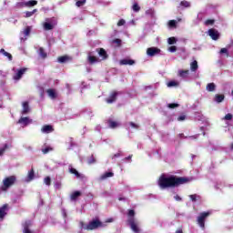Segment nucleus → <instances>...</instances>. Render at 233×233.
<instances>
[{
	"label": "nucleus",
	"instance_id": "21",
	"mask_svg": "<svg viewBox=\"0 0 233 233\" xmlns=\"http://www.w3.org/2000/svg\"><path fill=\"white\" fill-rule=\"evenodd\" d=\"M107 125L109 128H117V127H119V123L112 119L107 120Z\"/></svg>",
	"mask_w": 233,
	"mask_h": 233
},
{
	"label": "nucleus",
	"instance_id": "35",
	"mask_svg": "<svg viewBox=\"0 0 233 233\" xmlns=\"http://www.w3.org/2000/svg\"><path fill=\"white\" fill-rule=\"evenodd\" d=\"M39 56H41L43 59H46V57L47 56L46 52H45V49L43 47L39 48Z\"/></svg>",
	"mask_w": 233,
	"mask_h": 233
},
{
	"label": "nucleus",
	"instance_id": "20",
	"mask_svg": "<svg viewBox=\"0 0 233 233\" xmlns=\"http://www.w3.org/2000/svg\"><path fill=\"white\" fill-rule=\"evenodd\" d=\"M108 177H114V172H106L100 176V181H105V179H108Z\"/></svg>",
	"mask_w": 233,
	"mask_h": 233
},
{
	"label": "nucleus",
	"instance_id": "60",
	"mask_svg": "<svg viewBox=\"0 0 233 233\" xmlns=\"http://www.w3.org/2000/svg\"><path fill=\"white\" fill-rule=\"evenodd\" d=\"M175 233H183V229L178 228Z\"/></svg>",
	"mask_w": 233,
	"mask_h": 233
},
{
	"label": "nucleus",
	"instance_id": "43",
	"mask_svg": "<svg viewBox=\"0 0 233 233\" xmlns=\"http://www.w3.org/2000/svg\"><path fill=\"white\" fill-rule=\"evenodd\" d=\"M44 183L47 185V187H50V185H52V178H50V177H46L44 180Z\"/></svg>",
	"mask_w": 233,
	"mask_h": 233
},
{
	"label": "nucleus",
	"instance_id": "24",
	"mask_svg": "<svg viewBox=\"0 0 233 233\" xmlns=\"http://www.w3.org/2000/svg\"><path fill=\"white\" fill-rule=\"evenodd\" d=\"M22 106V114H28V112H30V106L28 105V102H23Z\"/></svg>",
	"mask_w": 233,
	"mask_h": 233
},
{
	"label": "nucleus",
	"instance_id": "62",
	"mask_svg": "<svg viewBox=\"0 0 233 233\" xmlns=\"http://www.w3.org/2000/svg\"><path fill=\"white\" fill-rule=\"evenodd\" d=\"M230 148L231 150H233V143L230 145Z\"/></svg>",
	"mask_w": 233,
	"mask_h": 233
},
{
	"label": "nucleus",
	"instance_id": "38",
	"mask_svg": "<svg viewBox=\"0 0 233 233\" xmlns=\"http://www.w3.org/2000/svg\"><path fill=\"white\" fill-rule=\"evenodd\" d=\"M35 12H37V9H34L33 11H26L25 17H32V15H35Z\"/></svg>",
	"mask_w": 233,
	"mask_h": 233
},
{
	"label": "nucleus",
	"instance_id": "37",
	"mask_svg": "<svg viewBox=\"0 0 233 233\" xmlns=\"http://www.w3.org/2000/svg\"><path fill=\"white\" fill-rule=\"evenodd\" d=\"M44 28L45 30H54V25L50 23H45Z\"/></svg>",
	"mask_w": 233,
	"mask_h": 233
},
{
	"label": "nucleus",
	"instance_id": "32",
	"mask_svg": "<svg viewBox=\"0 0 233 233\" xmlns=\"http://www.w3.org/2000/svg\"><path fill=\"white\" fill-rule=\"evenodd\" d=\"M189 198L191 199V201H193V203H196V201H198V199H200L201 197L199 195H189Z\"/></svg>",
	"mask_w": 233,
	"mask_h": 233
},
{
	"label": "nucleus",
	"instance_id": "23",
	"mask_svg": "<svg viewBox=\"0 0 233 233\" xmlns=\"http://www.w3.org/2000/svg\"><path fill=\"white\" fill-rule=\"evenodd\" d=\"M120 65H129L132 66V65H136V61L132 59H122L120 60Z\"/></svg>",
	"mask_w": 233,
	"mask_h": 233
},
{
	"label": "nucleus",
	"instance_id": "45",
	"mask_svg": "<svg viewBox=\"0 0 233 233\" xmlns=\"http://www.w3.org/2000/svg\"><path fill=\"white\" fill-rule=\"evenodd\" d=\"M31 30H32V29L30 28V26H26L25 29L24 30V35H25V36L30 35Z\"/></svg>",
	"mask_w": 233,
	"mask_h": 233
},
{
	"label": "nucleus",
	"instance_id": "36",
	"mask_svg": "<svg viewBox=\"0 0 233 233\" xmlns=\"http://www.w3.org/2000/svg\"><path fill=\"white\" fill-rule=\"evenodd\" d=\"M86 4V0H78L76 3V6L79 8L81 6H84Z\"/></svg>",
	"mask_w": 233,
	"mask_h": 233
},
{
	"label": "nucleus",
	"instance_id": "59",
	"mask_svg": "<svg viewBox=\"0 0 233 233\" xmlns=\"http://www.w3.org/2000/svg\"><path fill=\"white\" fill-rule=\"evenodd\" d=\"M125 159H126V160H130V159H132V155H129V156L127 157Z\"/></svg>",
	"mask_w": 233,
	"mask_h": 233
},
{
	"label": "nucleus",
	"instance_id": "22",
	"mask_svg": "<svg viewBox=\"0 0 233 233\" xmlns=\"http://www.w3.org/2000/svg\"><path fill=\"white\" fill-rule=\"evenodd\" d=\"M216 103H223L225 101V95L217 94L214 97Z\"/></svg>",
	"mask_w": 233,
	"mask_h": 233
},
{
	"label": "nucleus",
	"instance_id": "51",
	"mask_svg": "<svg viewBox=\"0 0 233 233\" xmlns=\"http://www.w3.org/2000/svg\"><path fill=\"white\" fill-rule=\"evenodd\" d=\"M126 23H127V21H125V19H120L117 22V26H123V25H125Z\"/></svg>",
	"mask_w": 233,
	"mask_h": 233
},
{
	"label": "nucleus",
	"instance_id": "26",
	"mask_svg": "<svg viewBox=\"0 0 233 233\" xmlns=\"http://www.w3.org/2000/svg\"><path fill=\"white\" fill-rule=\"evenodd\" d=\"M0 54H3L5 57H8L9 61H12L13 56L12 54L6 52L4 48L0 49Z\"/></svg>",
	"mask_w": 233,
	"mask_h": 233
},
{
	"label": "nucleus",
	"instance_id": "53",
	"mask_svg": "<svg viewBox=\"0 0 233 233\" xmlns=\"http://www.w3.org/2000/svg\"><path fill=\"white\" fill-rule=\"evenodd\" d=\"M168 50H169V52L174 53L177 50V47L176 46H172L168 48Z\"/></svg>",
	"mask_w": 233,
	"mask_h": 233
},
{
	"label": "nucleus",
	"instance_id": "14",
	"mask_svg": "<svg viewBox=\"0 0 233 233\" xmlns=\"http://www.w3.org/2000/svg\"><path fill=\"white\" fill-rule=\"evenodd\" d=\"M53 131H54V127H52L50 125H45L41 128V132H43V134H50Z\"/></svg>",
	"mask_w": 233,
	"mask_h": 233
},
{
	"label": "nucleus",
	"instance_id": "56",
	"mask_svg": "<svg viewBox=\"0 0 233 233\" xmlns=\"http://www.w3.org/2000/svg\"><path fill=\"white\" fill-rule=\"evenodd\" d=\"M185 119H187V116L185 115H182L177 117V121H185Z\"/></svg>",
	"mask_w": 233,
	"mask_h": 233
},
{
	"label": "nucleus",
	"instance_id": "11",
	"mask_svg": "<svg viewBox=\"0 0 233 233\" xmlns=\"http://www.w3.org/2000/svg\"><path fill=\"white\" fill-rule=\"evenodd\" d=\"M96 52L98 56L102 57L103 61L108 59V54L106 53V50H105V48H96Z\"/></svg>",
	"mask_w": 233,
	"mask_h": 233
},
{
	"label": "nucleus",
	"instance_id": "10",
	"mask_svg": "<svg viewBox=\"0 0 233 233\" xmlns=\"http://www.w3.org/2000/svg\"><path fill=\"white\" fill-rule=\"evenodd\" d=\"M27 68L26 67H23L21 69H19L16 74L13 76V79H15V81H19V79H21V77H23V76L25 75V72H26Z\"/></svg>",
	"mask_w": 233,
	"mask_h": 233
},
{
	"label": "nucleus",
	"instance_id": "15",
	"mask_svg": "<svg viewBox=\"0 0 233 233\" xmlns=\"http://www.w3.org/2000/svg\"><path fill=\"white\" fill-rule=\"evenodd\" d=\"M57 61L58 63H61V64L68 63V61H72V57L67 55H65L62 56H58Z\"/></svg>",
	"mask_w": 233,
	"mask_h": 233
},
{
	"label": "nucleus",
	"instance_id": "8",
	"mask_svg": "<svg viewBox=\"0 0 233 233\" xmlns=\"http://www.w3.org/2000/svg\"><path fill=\"white\" fill-rule=\"evenodd\" d=\"M208 34L209 35V37H211V39H213V41H218V39H219V32H218V30L211 28L208 31Z\"/></svg>",
	"mask_w": 233,
	"mask_h": 233
},
{
	"label": "nucleus",
	"instance_id": "6",
	"mask_svg": "<svg viewBox=\"0 0 233 233\" xmlns=\"http://www.w3.org/2000/svg\"><path fill=\"white\" fill-rule=\"evenodd\" d=\"M147 54L149 57H154V56H157V54H161V49L157 47H148L147 49Z\"/></svg>",
	"mask_w": 233,
	"mask_h": 233
},
{
	"label": "nucleus",
	"instance_id": "3",
	"mask_svg": "<svg viewBox=\"0 0 233 233\" xmlns=\"http://www.w3.org/2000/svg\"><path fill=\"white\" fill-rule=\"evenodd\" d=\"M99 227H103V222L99 219L90 221L88 225H85V222L83 221L80 222V228H84V230H96V228H99Z\"/></svg>",
	"mask_w": 233,
	"mask_h": 233
},
{
	"label": "nucleus",
	"instance_id": "64",
	"mask_svg": "<svg viewBox=\"0 0 233 233\" xmlns=\"http://www.w3.org/2000/svg\"><path fill=\"white\" fill-rule=\"evenodd\" d=\"M232 96H233V90H232Z\"/></svg>",
	"mask_w": 233,
	"mask_h": 233
},
{
	"label": "nucleus",
	"instance_id": "31",
	"mask_svg": "<svg viewBox=\"0 0 233 233\" xmlns=\"http://www.w3.org/2000/svg\"><path fill=\"white\" fill-rule=\"evenodd\" d=\"M127 216V219H136V218H134L136 216V211H134V209H129Z\"/></svg>",
	"mask_w": 233,
	"mask_h": 233
},
{
	"label": "nucleus",
	"instance_id": "57",
	"mask_svg": "<svg viewBox=\"0 0 233 233\" xmlns=\"http://www.w3.org/2000/svg\"><path fill=\"white\" fill-rule=\"evenodd\" d=\"M174 198L176 201H181V197H179L178 195H176Z\"/></svg>",
	"mask_w": 233,
	"mask_h": 233
},
{
	"label": "nucleus",
	"instance_id": "1",
	"mask_svg": "<svg viewBox=\"0 0 233 233\" xmlns=\"http://www.w3.org/2000/svg\"><path fill=\"white\" fill-rule=\"evenodd\" d=\"M158 187L162 189L165 188H176L180 187V185H186V183H190V178L187 177H177L171 175L169 177L162 174L158 178Z\"/></svg>",
	"mask_w": 233,
	"mask_h": 233
},
{
	"label": "nucleus",
	"instance_id": "34",
	"mask_svg": "<svg viewBox=\"0 0 233 233\" xmlns=\"http://www.w3.org/2000/svg\"><path fill=\"white\" fill-rule=\"evenodd\" d=\"M180 6H183L184 8H190V2L188 1H181Z\"/></svg>",
	"mask_w": 233,
	"mask_h": 233
},
{
	"label": "nucleus",
	"instance_id": "39",
	"mask_svg": "<svg viewBox=\"0 0 233 233\" xmlns=\"http://www.w3.org/2000/svg\"><path fill=\"white\" fill-rule=\"evenodd\" d=\"M177 42V40L176 37H174V36L169 37V38L167 39L168 45H176Z\"/></svg>",
	"mask_w": 233,
	"mask_h": 233
},
{
	"label": "nucleus",
	"instance_id": "25",
	"mask_svg": "<svg viewBox=\"0 0 233 233\" xmlns=\"http://www.w3.org/2000/svg\"><path fill=\"white\" fill-rule=\"evenodd\" d=\"M47 95L49 96V97H51V99H56V97H57V94L54 89H47Z\"/></svg>",
	"mask_w": 233,
	"mask_h": 233
},
{
	"label": "nucleus",
	"instance_id": "9",
	"mask_svg": "<svg viewBox=\"0 0 233 233\" xmlns=\"http://www.w3.org/2000/svg\"><path fill=\"white\" fill-rule=\"evenodd\" d=\"M127 223L133 232L139 233V228H137V224H136V218L127 219Z\"/></svg>",
	"mask_w": 233,
	"mask_h": 233
},
{
	"label": "nucleus",
	"instance_id": "33",
	"mask_svg": "<svg viewBox=\"0 0 233 233\" xmlns=\"http://www.w3.org/2000/svg\"><path fill=\"white\" fill-rule=\"evenodd\" d=\"M168 26L169 28H176V26H177V22L176 20H169Z\"/></svg>",
	"mask_w": 233,
	"mask_h": 233
},
{
	"label": "nucleus",
	"instance_id": "7",
	"mask_svg": "<svg viewBox=\"0 0 233 233\" xmlns=\"http://www.w3.org/2000/svg\"><path fill=\"white\" fill-rule=\"evenodd\" d=\"M23 233H34L30 227H32V220H25V223L22 224Z\"/></svg>",
	"mask_w": 233,
	"mask_h": 233
},
{
	"label": "nucleus",
	"instance_id": "12",
	"mask_svg": "<svg viewBox=\"0 0 233 233\" xmlns=\"http://www.w3.org/2000/svg\"><path fill=\"white\" fill-rule=\"evenodd\" d=\"M69 172H70V174H74V176H76V177H77V179H85V177H85V175L79 173V171L74 167H70Z\"/></svg>",
	"mask_w": 233,
	"mask_h": 233
},
{
	"label": "nucleus",
	"instance_id": "5",
	"mask_svg": "<svg viewBox=\"0 0 233 233\" xmlns=\"http://www.w3.org/2000/svg\"><path fill=\"white\" fill-rule=\"evenodd\" d=\"M117 96H119V92L113 91L110 93L109 97L106 99V102L108 105H112V103H116L117 101Z\"/></svg>",
	"mask_w": 233,
	"mask_h": 233
},
{
	"label": "nucleus",
	"instance_id": "58",
	"mask_svg": "<svg viewBox=\"0 0 233 233\" xmlns=\"http://www.w3.org/2000/svg\"><path fill=\"white\" fill-rule=\"evenodd\" d=\"M114 157H121V152H118L114 155Z\"/></svg>",
	"mask_w": 233,
	"mask_h": 233
},
{
	"label": "nucleus",
	"instance_id": "4",
	"mask_svg": "<svg viewBox=\"0 0 233 233\" xmlns=\"http://www.w3.org/2000/svg\"><path fill=\"white\" fill-rule=\"evenodd\" d=\"M208 216H210V211L201 212L198 215L197 218V222H198V225L200 227V228H205V221L207 220Z\"/></svg>",
	"mask_w": 233,
	"mask_h": 233
},
{
	"label": "nucleus",
	"instance_id": "40",
	"mask_svg": "<svg viewBox=\"0 0 233 233\" xmlns=\"http://www.w3.org/2000/svg\"><path fill=\"white\" fill-rule=\"evenodd\" d=\"M132 10L134 12H139V10H141V7L139 6V5L137 3H135L132 6Z\"/></svg>",
	"mask_w": 233,
	"mask_h": 233
},
{
	"label": "nucleus",
	"instance_id": "52",
	"mask_svg": "<svg viewBox=\"0 0 233 233\" xmlns=\"http://www.w3.org/2000/svg\"><path fill=\"white\" fill-rule=\"evenodd\" d=\"M113 43H115V45H117V46H121V39L119 38L114 39Z\"/></svg>",
	"mask_w": 233,
	"mask_h": 233
},
{
	"label": "nucleus",
	"instance_id": "54",
	"mask_svg": "<svg viewBox=\"0 0 233 233\" xmlns=\"http://www.w3.org/2000/svg\"><path fill=\"white\" fill-rule=\"evenodd\" d=\"M129 125H130V127H131L132 128H139V125H137V124H136V123H134V122H130Z\"/></svg>",
	"mask_w": 233,
	"mask_h": 233
},
{
	"label": "nucleus",
	"instance_id": "44",
	"mask_svg": "<svg viewBox=\"0 0 233 233\" xmlns=\"http://www.w3.org/2000/svg\"><path fill=\"white\" fill-rule=\"evenodd\" d=\"M214 23H216V21L214 19H208V20L205 21L206 26H208L210 25H214Z\"/></svg>",
	"mask_w": 233,
	"mask_h": 233
},
{
	"label": "nucleus",
	"instance_id": "29",
	"mask_svg": "<svg viewBox=\"0 0 233 233\" xmlns=\"http://www.w3.org/2000/svg\"><path fill=\"white\" fill-rule=\"evenodd\" d=\"M206 88H207L208 92H214V90H216V84L209 83V84H208Z\"/></svg>",
	"mask_w": 233,
	"mask_h": 233
},
{
	"label": "nucleus",
	"instance_id": "28",
	"mask_svg": "<svg viewBox=\"0 0 233 233\" xmlns=\"http://www.w3.org/2000/svg\"><path fill=\"white\" fill-rule=\"evenodd\" d=\"M191 72H196L198 68V61L195 60L190 64Z\"/></svg>",
	"mask_w": 233,
	"mask_h": 233
},
{
	"label": "nucleus",
	"instance_id": "49",
	"mask_svg": "<svg viewBox=\"0 0 233 233\" xmlns=\"http://www.w3.org/2000/svg\"><path fill=\"white\" fill-rule=\"evenodd\" d=\"M167 86H169V87L177 86V82H176V81H169L167 83Z\"/></svg>",
	"mask_w": 233,
	"mask_h": 233
},
{
	"label": "nucleus",
	"instance_id": "2",
	"mask_svg": "<svg viewBox=\"0 0 233 233\" xmlns=\"http://www.w3.org/2000/svg\"><path fill=\"white\" fill-rule=\"evenodd\" d=\"M16 181H17V177L14 176V175L6 177L3 180V185L1 186L0 190H2V192H6V190H8V188H10L15 185Z\"/></svg>",
	"mask_w": 233,
	"mask_h": 233
},
{
	"label": "nucleus",
	"instance_id": "13",
	"mask_svg": "<svg viewBox=\"0 0 233 233\" xmlns=\"http://www.w3.org/2000/svg\"><path fill=\"white\" fill-rule=\"evenodd\" d=\"M99 61H101V60H99V58H97V56H94L90 54L87 56V63L89 65H96V63H99Z\"/></svg>",
	"mask_w": 233,
	"mask_h": 233
},
{
	"label": "nucleus",
	"instance_id": "63",
	"mask_svg": "<svg viewBox=\"0 0 233 233\" xmlns=\"http://www.w3.org/2000/svg\"><path fill=\"white\" fill-rule=\"evenodd\" d=\"M119 201H123V198H119Z\"/></svg>",
	"mask_w": 233,
	"mask_h": 233
},
{
	"label": "nucleus",
	"instance_id": "16",
	"mask_svg": "<svg viewBox=\"0 0 233 233\" xmlns=\"http://www.w3.org/2000/svg\"><path fill=\"white\" fill-rule=\"evenodd\" d=\"M6 210H8V204H4L3 207L0 208V219L5 218V216H6Z\"/></svg>",
	"mask_w": 233,
	"mask_h": 233
},
{
	"label": "nucleus",
	"instance_id": "18",
	"mask_svg": "<svg viewBox=\"0 0 233 233\" xmlns=\"http://www.w3.org/2000/svg\"><path fill=\"white\" fill-rule=\"evenodd\" d=\"M188 74H190V71L188 69H187V70H183V69L178 70V77H182V79H187L188 77Z\"/></svg>",
	"mask_w": 233,
	"mask_h": 233
},
{
	"label": "nucleus",
	"instance_id": "30",
	"mask_svg": "<svg viewBox=\"0 0 233 233\" xmlns=\"http://www.w3.org/2000/svg\"><path fill=\"white\" fill-rule=\"evenodd\" d=\"M79 196H81V191H75L71 194V199L72 201H76V199H77V198H79Z\"/></svg>",
	"mask_w": 233,
	"mask_h": 233
},
{
	"label": "nucleus",
	"instance_id": "46",
	"mask_svg": "<svg viewBox=\"0 0 233 233\" xmlns=\"http://www.w3.org/2000/svg\"><path fill=\"white\" fill-rule=\"evenodd\" d=\"M52 150H54V148L47 147L46 148L42 149L43 154H48V152H52Z\"/></svg>",
	"mask_w": 233,
	"mask_h": 233
},
{
	"label": "nucleus",
	"instance_id": "19",
	"mask_svg": "<svg viewBox=\"0 0 233 233\" xmlns=\"http://www.w3.org/2000/svg\"><path fill=\"white\" fill-rule=\"evenodd\" d=\"M19 125H25V127L30 125V123H32V120H30V118H28V116H25V117H21L18 120Z\"/></svg>",
	"mask_w": 233,
	"mask_h": 233
},
{
	"label": "nucleus",
	"instance_id": "47",
	"mask_svg": "<svg viewBox=\"0 0 233 233\" xmlns=\"http://www.w3.org/2000/svg\"><path fill=\"white\" fill-rule=\"evenodd\" d=\"M233 116L232 114L228 113L224 116L225 121H231Z\"/></svg>",
	"mask_w": 233,
	"mask_h": 233
},
{
	"label": "nucleus",
	"instance_id": "50",
	"mask_svg": "<svg viewBox=\"0 0 233 233\" xmlns=\"http://www.w3.org/2000/svg\"><path fill=\"white\" fill-rule=\"evenodd\" d=\"M168 108H177V106H179V104H176V103H171L168 104Z\"/></svg>",
	"mask_w": 233,
	"mask_h": 233
},
{
	"label": "nucleus",
	"instance_id": "17",
	"mask_svg": "<svg viewBox=\"0 0 233 233\" xmlns=\"http://www.w3.org/2000/svg\"><path fill=\"white\" fill-rule=\"evenodd\" d=\"M19 6H35V5H37V1L36 0H31L28 2H22V3H18L17 4Z\"/></svg>",
	"mask_w": 233,
	"mask_h": 233
},
{
	"label": "nucleus",
	"instance_id": "42",
	"mask_svg": "<svg viewBox=\"0 0 233 233\" xmlns=\"http://www.w3.org/2000/svg\"><path fill=\"white\" fill-rule=\"evenodd\" d=\"M96 163V157H94V155H92L88 159H87V164L88 165H94Z\"/></svg>",
	"mask_w": 233,
	"mask_h": 233
},
{
	"label": "nucleus",
	"instance_id": "48",
	"mask_svg": "<svg viewBox=\"0 0 233 233\" xmlns=\"http://www.w3.org/2000/svg\"><path fill=\"white\" fill-rule=\"evenodd\" d=\"M146 15H150V17H154V10L153 9L147 10Z\"/></svg>",
	"mask_w": 233,
	"mask_h": 233
},
{
	"label": "nucleus",
	"instance_id": "61",
	"mask_svg": "<svg viewBox=\"0 0 233 233\" xmlns=\"http://www.w3.org/2000/svg\"><path fill=\"white\" fill-rule=\"evenodd\" d=\"M179 137H185V134L181 133L179 134Z\"/></svg>",
	"mask_w": 233,
	"mask_h": 233
},
{
	"label": "nucleus",
	"instance_id": "27",
	"mask_svg": "<svg viewBox=\"0 0 233 233\" xmlns=\"http://www.w3.org/2000/svg\"><path fill=\"white\" fill-rule=\"evenodd\" d=\"M35 177V173L34 172V168H32L28 174H27V179L26 181H32L34 177Z\"/></svg>",
	"mask_w": 233,
	"mask_h": 233
},
{
	"label": "nucleus",
	"instance_id": "41",
	"mask_svg": "<svg viewBox=\"0 0 233 233\" xmlns=\"http://www.w3.org/2000/svg\"><path fill=\"white\" fill-rule=\"evenodd\" d=\"M6 149H8V144H5L4 147L0 148V157L6 152Z\"/></svg>",
	"mask_w": 233,
	"mask_h": 233
},
{
	"label": "nucleus",
	"instance_id": "55",
	"mask_svg": "<svg viewBox=\"0 0 233 233\" xmlns=\"http://www.w3.org/2000/svg\"><path fill=\"white\" fill-rule=\"evenodd\" d=\"M220 54H227V56H228V49L227 48L220 49Z\"/></svg>",
	"mask_w": 233,
	"mask_h": 233
}]
</instances>
